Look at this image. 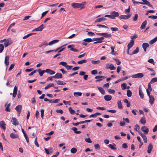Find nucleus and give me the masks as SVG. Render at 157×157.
I'll use <instances>...</instances> for the list:
<instances>
[{"instance_id":"obj_31","label":"nucleus","mask_w":157,"mask_h":157,"mask_svg":"<svg viewBox=\"0 0 157 157\" xmlns=\"http://www.w3.org/2000/svg\"><path fill=\"white\" fill-rule=\"evenodd\" d=\"M139 94L141 98H144V94L140 88L139 89Z\"/></svg>"},{"instance_id":"obj_28","label":"nucleus","mask_w":157,"mask_h":157,"mask_svg":"<svg viewBox=\"0 0 157 157\" xmlns=\"http://www.w3.org/2000/svg\"><path fill=\"white\" fill-rule=\"evenodd\" d=\"M10 136V137L12 139H16L18 137L17 135L13 133H11Z\"/></svg>"},{"instance_id":"obj_58","label":"nucleus","mask_w":157,"mask_h":157,"mask_svg":"<svg viewBox=\"0 0 157 157\" xmlns=\"http://www.w3.org/2000/svg\"><path fill=\"white\" fill-rule=\"evenodd\" d=\"M109 147L111 149L113 150H116L117 149L115 147H114L113 145L111 144H109L108 145Z\"/></svg>"},{"instance_id":"obj_12","label":"nucleus","mask_w":157,"mask_h":157,"mask_svg":"<svg viewBox=\"0 0 157 157\" xmlns=\"http://www.w3.org/2000/svg\"><path fill=\"white\" fill-rule=\"evenodd\" d=\"M141 130L145 134H147L149 132L148 128L145 126H143L141 128Z\"/></svg>"},{"instance_id":"obj_5","label":"nucleus","mask_w":157,"mask_h":157,"mask_svg":"<svg viewBox=\"0 0 157 157\" xmlns=\"http://www.w3.org/2000/svg\"><path fill=\"white\" fill-rule=\"evenodd\" d=\"M144 74L142 73H139L133 75L132 76V77L133 78H141L144 76Z\"/></svg>"},{"instance_id":"obj_33","label":"nucleus","mask_w":157,"mask_h":157,"mask_svg":"<svg viewBox=\"0 0 157 157\" xmlns=\"http://www.w3.org/2000/svg\"><path fill=\"white\" fill-rule=\"evenodd\" d=\"M157 40V36L155 37L153 39L151 40L149 42V44H152L154 43H155Z\"/></svg>"},{"instance_id":"obj_3","label":"nucleus","mask_w":157,"mask_h":157,"mask_svg":"<svg viewBox=\"0 0 157 157\" xmlns=\"http://www.w3.org/2000/svg\"><path fill=\"white\" fill-rule=\"evenodd\" d=\"M110 13L112 17L111 19H114L116 17H117L119 15V14L118 12L115 11H111Z\"/></svg>"},{"instance_id":"obj_21","label":"nucleus","mask_w":157,"mask_h":157,"mask_svg":"<svg viewBox=\"0 0 157 157\" xmlns=\"http://www.w3.org/2000/svg\"><path fill=\"white\" fill-rule=\"evenodd\" d=\"M153 147L152 144H150L148 146L147 150V152L148 153H150L151 152Z\"/></svg>"},{"instance_id":"obj_52","label":"nucleus","mask_w":157,"mask_h":157,"mask_svg":"<svg viewBox=\"0 0 157 157\" xmlns=\"http://www.w3.org/2000/svg\"><path fill=\"white\" fill-rule=\"evenodd\" d=\"M139 48L138 47H137L136 49L133 52L132 55L137 53L139 52Z\"/></svg>"},{"instance_id":"obj_29","label":"nucleus","mask_w":157,"mask_h":157,"mask_svg":"<svg viewBox=\"0 0 157 157\" xmlns=\"http://www.w3.org/2000/svg\"><path fill=\"white\" fill-rule=\"evenodd\" d=\"M140 122L143 124H144L146 123V120L144 117H142L141 118Z\"/></svg>"},{"instance_id":"obj_56","label":"nucleus","mask_w":157,"mask_h":157,"mask_svg":"<svg viewBox=\"0 0 157 157\" xmlns=\"http://www.w3.org/2000/svg\"><path fill=\"white\" fill-rule=\"evenodd\" d=\"M68 109L71 114H73L75 113V111L72 109L71 107H69L68 108Z\"/></svg>"},{"instance_id":"obj_63","label":"nucleus","mask_w":157,"mask_h":157,"mask_svg":"<svg viewBox=\"0 0 157 157\" xmlns=\"http://www.w3.org/2000/svg\"><path fill=\"white\" fill-rule=\"evenodd\" d=\"M17 87L16 86H15L13 89V93L17 94Z\"/></svg>"},{"instance_id":"obj_59","label":"nucleus","mask_w":157,"mask_h":157,"mask_svg":"<svg viewBox=\"0 0 157 157\" xmlns=\"http://www.w3.org/2000/svg\"><path fill=\"white\" fill-rule=\"evenodd\" d=\"M134 130L136 131H138V130L140 129L139 126L138 124H136L135 126Z\"/></svg>"},{"instance_id":"obj_13","label":"nucleus","mask_w":157,"mask_h":157,"mask_svg":"<svg viewBox=\"0 0 157 157\" xmlns=\"http://www.w3.org/2000/svg\"><path fill=\"white\" fill-rule=\"evenodd\" d=\"M142 1H143V2H141L140 4L146 5L150 7H152V6L151 5L150 2L147 0H142Z\"/></svg>"},{"instance_id":"obj_35","label":"nucleus","mask_w":157,"mask_h":157,"mask_svg":"<svg viewBox=\"0 0 157 157\" xmlns=\"http://www.w3.org/2000/svg\"><path fill=\"white\" fill-rule=\"evenodd\" d=\"M38 71L40 76H42L45 72V70H41L40 69L38 70Z\"/></svg>"},{"instance_id":"obj_43","label":"nucleus","mask_w":157,"mask_h":157,"mask_svg":"<svg viewBox=\"0 0 157 157\" xmlns=\"http://www.w3.org/2000/svg\"><path fill=\"white\" fill-rule=\"evenodd\" d=\"M117 105L118 107L120 109H121L122 108V106L121 101H119L117 102Z\"/></svg>"},{"instance_id":"obj_55","label":"nucleus","mask_w":157,"mask_h":157,"mask_svg":"<svg viewBox=\"0 0 157 157\" xmlns=\"http://www.w3.org/2000/svg\"><path fill=\"white\" fill-rule=\"evenodd\" d=\"M34 34V33H33L28 34L27 35L24 36L23 37V38L24 39H26L27 38H28L30 36L32 35V34Z\"/></svg>"},{"instance_id":"obj_25","label":"nucleus","mask_w":157,"mask_h":157,"mask_svg":"<svg viewBox=\"0 0 157 157\" xmlns=\"http://www.w3.org/2000/svg\"><path fill=\"white\" fill-rule=\"evenodd\" d=\"M10 58V57L9 56H6L5 59V63L6 66L8 65L9 63V59Z\"/></svg>"},{"instance_id":"obj_47","label":"nucleus","mask_w":157,"mask_h":157,"mask_svg":"<svg viewBox=\"0 0 157 157\" xmlns=\"http://www.w3.org/2000/svg\"><path fill=\"white\" fill-rule=\"evenodd\" d=\"M87 61L86 59H83L78 62L77 63L79 64H82L83 63H86Z\"/></svg>"},{"instance_id":"obj_62","label":"nucleus","mask_w":157,"mask_h":157,"mask_svg":"<svg viewBox=\"0 0 157 157\" xmlns=\"http://www.w3.org/2000/svg\"><path fill=\"white\" fill-rule=\"evenodd\" d=\"M85 141L87 142L88 143H90L92 142V141L90 140V138H85Z\"/></svg>"},{"instance_id":"obj_48","label":"nucleus","mask_w":157,"mask_h":157,"mask_svg":"<svg viewBox=\"0 0 157 157\" xmlns=\"http://www.w3.org/2000/svg\"><path fill=\"white\" fill-rule=\"evenodd\" d=\"M101 61L100 60H98L97 61L92 60L91 61V63L94 64H98L100 63Z\"/></svg>"},{"instance_id":"obj_42","label":"nucleus","mask_w":157,"mask_h":157,"mask_svg":"<svg viewBox=\"0 0 157 157\" xmlns=\"http://www.w3.org/2000/svg\"><path fill=\"white\" fill-rule=\"evenodd\" d=\"M132 92L130 90H127V95L128 97H131L132 96Z\"/></svg>"},{"instance_id":"obj_7","label":"nucleus","mask_w":157,"mask_h":157,"mask_svg":"<svg viewBox=\"0 0 157 157\" xmlns=\"http://www.w3.org/2000/svg\"><path fill=\"white\" fill-rule=\"evenodd\" d=\"M12 124L16 126L19 124V123L18 122L17 120L14 117H12L11 121Z\"/></svg>"},{"instance_id":"obj_1","label":"nucleus","mask_w":157,"mask_h":157,"mask_svg":"<svg viewBox=\"0 0 157 157\" xmlns=\"http://www.w3.org/2000/svg\"><path fill=\"white\" fill-rule=\"evenodd\" d=\"M86 4V2H83L81 3L74 2L71 3V6L74 8L82 10L85 8V5Z\"/></svg>"},{"instance_id":"obj_4","label":"nucleus","mask_w":157,"mask_h":157,"mask_svg":"<svg viewBox=\"0 0 157 157\" xmlns=\"http://www.w3.org/2000/svg\"><path fill=\"white\" fill-rule=\"evenodd\" d=\"M96 34L100 36H102L104 37L108 38H110L112 36L111 34H109L107 33H96Z\"/></svg>"},{"instance_id":"obj_24","label":"nucleus","mask_w":157,"mask_h":157,"mask_svg":"<svg viewBox=\"0 0 157 157\" xmlns=\"http://www.w3.org/2000/svg\"><path fill=\"white\" fill-rule=\"evenodd\" d=\"M59 41V40H54L49 42L48 44L49 45H52L53 44H55L58 43Z\"/></svg>"},{"instance_id":"obj_18","label":"nucleus","mask_w":157,"mask_h":157,"mask_svg":"<svg viewBox=\"0 0 157 157\" xmlns=\"http://www.w3.org/2000/svg\"><path fill=\"white\" fill-rule=\"evenodd\" d=\"M11 44V42L10 39H8L6 40L4 44V45L5 47H6Z\"/></svg>"},{"instance_id":"obj_44","label":"nucleus","mask_w":157,"mask_h":157,"mask_svg":"<svg viewBox=\"0 0 157 157\" xmlns=\"http://www.w3.org/2000/svg\"><path fill=\"white\" fill-rule=\"evenodd\" d=\"M56 82L59 85H63L66 84L65 82H64L63 81L60 80L56 81Z\"/></svg>"},{"instance_id":"obj_54","label":"nucleus","mask_w":157,"mask_h":157,"mask_svg":"<svg viewBox=\"0 0 157 157\" xmlns=\"http://www.w3.org/2000/svg\"><path fill=\"white\" fill-rule=\"evenodd\" d=\"M126 84L125 83H124L121 84V86L122 89L123 90H125L126 88Z\"/></svg>"},{"instance_id":"obj_22","label":"nucleus","mask_w":157,"mask_h":157,"mask_svg":"<svg viewBox=\"0 0 157 157\" xmlns=\"http://www.w3.org/2000/svg\"><path fill=\"white\" fill-rule=\"evenodd\" d=\"M134 44V41L133 40H131L130 42L127 45V47L129 49H130L132 48Z\"/></svg>"},{"instance_id":"obj_34","label":"nucleus","mask_w":157,"mask_h":157,"mask_svg":"<svg viewBox=\"0 0 157 157\" xmlns=\"http://www.w3.org/2000/svg\"><path fill=\"white\" fill-rule=\"evenodd\" d=\"M98 89L102 94H105V91L104 89L101 87H98Z\"/></svg>"},{"instance_id":"obj_9","label":"nucleus","mask_w":157,"mask_h":157,"mask_svg":"<svg viewBox=\"0 0 157 157\" xmlns=\"http://www.w3.org/2000/svg\"><path fill=\"white\" fill-rule=\"evenodd\" d=\"M149 97V103L151 104H153L155 101V98L152 95H150V94L149 95H147Z\"/></svg>"},{"instance_id":"obj_8","label":"nucleus","mask_w":157,"mask_h":157,"mask_svg":"<svg viewBox=\"0 0 157 157\" xmlns=\"http://www.w3.org/2000/svg\"><path fill=\"white\" fill-rule=\"evenodd\" d=\"M138 133L142 137L144 142L147 143V140L146 136L140 131H138Z\"/></svg>"},{"instance_id":"obj_36","label":"nucleus","mask_w":157,"mask_h":157,"mask_svg":"<svg viewBox=\"0 0 157 157\" xmlns=\"http://www.w3.org/2000/svg\"><path fill=\"white\" fill-rule=\"evenodd\" d=\"M73 94L76 97L81 96L82 95V93L80 92H74Z\"/></svg>"},{"instance_id":"obj_26","label":"nucleus","mask_w":157,"mask_h":157,"mask_svg":"<svg viewBox=\"0 0 157 157\" xmlns=\"http://www.w3.org/2000/svg\"><path fill=\"white\" fill-rule=\"evenodd\" d=\"M104 98L105 100L109 101L112 99V96L110 95H106L104 96Z\"/></svg>"},{"instance_id":"obj_10","label":"nucleus","mask_w":157,"mask_h":157,"mask_svg":"<svg viewBox=\"0 0 157 157\" xmlns=\"http://www.w3.org/2000/svg\"><path fill=\"white\" fill-rule=\"evenodd\" d=\"M22 108V106L21 105H19L15 108V109L18 115L19 116L20 113Z\"/></svg>"},{"instance_id":"obj_17","label":"nucleus","mask_w":157,"mask_h":157,"mask_svg":"<svg viewBox=\"0 0 157 157\" xmlns=\"http://www.w3.org/2000/svg\"><path fill=\"white\" fill-rule=\"evenodd\" d=\"M6 124L4 121H2L0 122V127L1 128L3 129L4 131L6 129Z\"/></svg>"},{"instance_id":"obj_30","label":"nucleus","mask_w":157,"mask_h":157,"mask_svg":"<svg viewBox=\"0 0 157 157\" xmlns=\"http://www.w3.org/2000/svg\"><path fill=\"white\" fill-rule=\"evenodd\" d=\"M147 24V21L146 20H145L141 24V26L140 27V28L141 29H144Z\"/></svg>"},{"instance_id":"obj_50","label":"nucleus","mask_w":157,"mask_h":157,"mask_svg":"<svg viewBox=\"0 0 157 157\" xmlns=\"http://www.w3.org/2000/svg\"><path fill=\"white\" fill-rule=\"evenodd\" d=\"M83 40L86 42L88 43L90 42H91L93 41L92 39L91 38H86L84 39Z\"/></svg>"},{"instance_id":"obj_2","label":"nucleus","mask_w":157,"mask_h":157,"mask_svg":"<svg viewBox=\"0 0 157 157\" xmlns=\"http://www.w3.org/2000/svg\"><path fill=\"white\" fill-rule=\"evenodd\" d=\"M104 39V37L94 38L92 39V40L93 41H95L94 42V44H96L102 43Z\"/></svg>"},{"instance_id":"obj_27","label":"nucleus","mask_w":157,"mask_h":157,"mask_svg":"<svg viewBox=\"0 0 157 157\" xmlns=\"http://www.w3.org/2000/svg\"><path fill=\"white\" fill-rule=\"evenodd\" d=\"M10 104L9 103L7 105V103H6L5 104V106L6 107L5 108V110L7 112H9L10 111Z\"/></svg>"},{"instance_id":"obj_41","label":"nucleus","mask_w":157,"mask_h":157,"mask_svg":"<svg viewBox=\"0 0 157 157\" xmlns=\"http://www.w3.org/2000/svg\"><path fill=\"white\" fill-rule=\"evenodd\" d=\"M54 86V84L53 83H50L47 85V86L45 87L44 89L45 90L49 88L50 87L52 86Z\"/></svg>"},{"instance_id":"obj_39","label":"nucleus","mask_w":157,"mask_h":157,"mask_svg":"<svg viewBox=\"0 0 157 157\" xmlns=\"http://www.w3.org/2000/svg\"><path fill=\"white\" fill-rule=\"evenodd\" d=\"M115 47L114 46H111V49L112 50V51L111 52V54L112 55H115L116 52L114 51V49Z\"/></svg>"},{"instance_id":"obj_19","label":"nucleus","mask_w":157,"mask_h":157,"mask_svg":"<svg viewBox=\"0 0 157 157\" xmlns=\"http://www.w3.org/2000/svg\"><path fill=\"white\" fill-rule=\"evenodd\" d=\"M45 72L49 74L50 75H53L55 73V72L49 69H46L45 70Z\"/></svg>"},{"instance_id":"obj_61","label":"nucleus","mask_w":157,"mask_h":157,"mask_svg":"<svg viewBox=\"0 0 157 157\" xmlns=\"http://www.w3.org/2000/svg\"><path fill=\"white\" fill-rule=\"evenodd\" d=\"M95 149L97 150H99L100 149V146L99 144H97L94 145Z\"/></svg>"},{"instance_id":"obj_64","label":"nucleus","mask_w":157,"mask_h":157,"mask_svg":"<svg viewBox=\"0 0 157 157\" xmlns=\"http://www.w3.org/2000/svg\"><path fill=\"white\" fill-rule=\"evenodd\" d=\"M87 35L90 36H93L95 35V34L92 32H88Z\"/></svg>"},{"instance_id":"obj_37","label":"nucleus","mask_w":157,"mask_h":157,"mask_svg":"<svg viewBox=\"0 0 157 157\" xmlns=\"http://www.w3.org/2000/svg\"><path fill=\"white\" fill-rule=\"evenodd\" d=\"M147 69L148 70L150 71H151L152 73L151 74V75H155V71L154 70H153L152 68H148V67H147Z\"/></svg>"},{"instance_id":"obj_32","label":"nucleus","mask_w":157,"mask_h":157,"mask_svg":"<svg viewBox=\"0 0 157 157\" xmlns=\"http://www.w3.org/2000/svg\"><path fill=\"white\" fill-rule=\"evenodd\" d=\"M77 128L75 127H72L71 130L74 131V132L76 134H80L81 133V132L79 131H77Z\"/></svg>"},{"instance_id":"obj_46","label":"nucleus","mask_w":157,"mask_h":157,"mask_svg":"<svg viewBox=\"0 0 157 157\" xmlns=\"http://www.w3.org/2000/svg\"><path fill=\"white\" fill-rule=\"evenodd\" d=\"M97 26H98L99 28H104L106 29H108V27L105 25H97Z\"/></svg>"},{"instance_id":"obj_20","label":"nucleus","mask_w":157,"mask_h":157,"mask_svg":"<svg viewBox=\"0 0 157 157\" xmlns=\"http://www.w3.org/2000/svg\"><path fill=\"white\" fill-rule=\"evenodd\" d=\"M149 46V44L147 43H143L142 44V47L144 52L146 51L147 48Z\"/></svg>"},{"instance_id":"obj_45","label":"nucleus","mask_w":157,"mask_h":157,"mask_svg":"<svg viewBox=\"0 0 157 157\" xmlns=\"http://www.w3.org/2000/svg\"><path fill=\"white\" fill-rule=\"evenodd\" d=\"M59 64L63 65L65 67H66V66L67 65V63L66 62L63 61L60 62L59 63Z\"/></svg>"},{"instance_id":"obj_60","label":"nucleus","mask_w":157,"mask_h":157,"mask_svg":"<svg viewBox=\"0 0 157 157\" xmlns=\"http://www.w3.org/2000/svg\"><path fill=\"white\" fill-rule=\"evenodd\" d=\"M116 61V63L117 65H119L121 64V62L118 59L114 58L113 59Z\"/></svg>"},{"instance_id":"obj_40","label":"nucleus","mask_w":157,"mask_h":157,"mask_svg":"<svg viewBox=\"0 0 157 157\" xmlns=\"http://www.w3.org/2000/svg\"><path fill=\"white\" fill-rule=\"evenodd\" d=\"M44 150L45 151L46 154L48 155L51 154L52 153V151L51 149H50V150H49L48 149L45 148Z\"/></svg>"},{"instance_id":"obj_53","label":"nucleus","mask_w":157,"mask_h":157,"mask_svg":"<svg viewBox=\"0 0 157 157\" xmlns=\"http://www.w3.org/2000/svg\"><path fill=\"white\" fill-rule=\"evenodd\" d=\"M77 151V150L76 148H72L71 150V152L72 153H75Z\"/></svg>"},{"instance_id":"obj_15","label":"nucleus","mask_w":157,"mask_h":157,"mask_svg":"<svg viewBox=\"0 0 157 157\" xmlns=\"http://www.w3.org/2000/svg\"><path fill=\"white\" fill-rule=\"evenodd\" d=\"M106 77H105L101 75L97 76H95V78L98 79L96 81V82H100L102 80V78L104 79Z\"/></svg>"},{"instance_id":"obj_6","label":"nucleus","mask_w":157,"mask_h":157,"mask_svg":"<svg viewBox=\"0 0 157 157\" xmlns=\"http://www.w3.org/2000/svg\"><path fill=\"white\" fill-rule=\"evenodd\" d=\"M131 16L130 14H127L126 15H121L119 16V18L120 19H123L126 20L129 18Z\"/></svg>"},{"instance_id":"obj_11","label":"nucleus","mask_w":157,"mask_h":157,"mask_svg":"<svg viewBox=\"0 0 157 157\" xmlns=\"http://www.w3.org/2000/svg\"><path fill=\"white\" fill-rule=\"evenodd\" d=\"M150 82L148 84L147 88L146 89V91L147 95H149L150 94V91H152V89L151 87V84Z\"/></svg>"},{"instance_id":"obj_49","label":"nucleus","mask_w":157,"mask_h":157,"mask_svg":"<svg viewBox=\"0 0 157 157\" xmlns=\"http://www.w3.org/2000/svg\"><path fill=\"white\" fill-rule=\"evenodd\" d=\"M44 110L43 109H41L40 110L41 117V118L42 119H43L44 118Z\"/></svg>"},{"instance_id":"obj_14","label":"nucleus","mask_w":157,"mask_h":157,"mask_svg":"<svg viewBox=\"0 0 157 157\" xmlns=\"http://www.w3.org/2000/svg\"><path fill=\"white\" fill-rule=\"evenodd\" d=\"M44 25L43 24L41 25L39 27L34 29L33 30V31H41L44 28Z\"/></svg>"},{"instance_id":"obj_23","label":"nucleus","mask_w":157,"mask_h":157,"mask_svg":"<svg viewBox=\"0 0 157 157\" xmlns=\"http://www.w3.org/2000/svg\"><path fill=\"white\" fill-rule=\"evenodd\" d=\"M106 19L104 17H102L101 18H98L95 21V22H99L102 21H104L106 20Z\"/></svg>"},{"instance_id":"obj_57","label":"nucleus","mask_w":157,"mask_h":157,"mask_svg":"<svg viewBox=\"0 0 157 157\" xmlns=\"http://www.w3.org/2000/svg\"><path fill=\"white\" fill-rule=\"evenodd\" d=\"M108 91L109 93L110 94H114L115 92V91L114 90L111 89H108Z\"/></svg>"},{"instance_id":"obj_38","label":"nucleus","mask_w":157,"mask_h":157,"mask_svg":"<svg viewBox=\"0 0 157 157\" xmlns=\"http://www.w3.org/2000/svg\"><path fill=\"white\" fill-rule=\"evenodd\" d=\"M107 68H109L111 70H114L116 69L115 67L112 64H110L109 65V67H107Z\"/></svg>"},{"instance_id":"obj_16","label":"nucleus","mask_w":157,"mask_h":157,"mask_svg":"<svg viewBox=\"0 0 157 157\" xmlns=\"http://www.w3.org/2000/svg\"><path fill=\"white\" fill-rule=\"evenodd\" d=\"M63 77L62 74L60 73H57L55 75L53 76V78L55 79L62 78Z\"/></svg>"},{"instance_id":"obj_51","label":"nucleus","mask_w":157,"mask_h":157,"mask_svg":"<svg viewBox=\"0 0 157 157\" xmlns=\"http://www.w3.org/2000/svg\"><path fill=\"white\" fill-rule=\"evenodd\" d=\"M156 82H157V78H154L151 79L150 82V83H152Z\"/></svg>"}]
</instances>
